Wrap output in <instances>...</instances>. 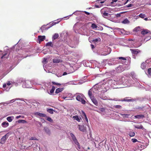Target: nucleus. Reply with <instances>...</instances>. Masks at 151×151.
<instances>
[{
    "mask_svg": "<svg viewBox=\"0 0 151 151\" xmlns=\"http://www.w3.org/2000/svg\"><path fill=\"white\" fill-rule=\"evenodd\" d=\"M83 97V95L80 94L76 96V99L78 101L81 102L82 104H85L86 103V101L84 100Z\"/></svg>",
    "mask_w": 151,
    "mask_h": 151,
    "instance_id": "obj_1",
    "label": "nucleus"
},
{
    "mask_svg": "<svg viewBox=\"0 0 151 151\" xmlns=\"http://www.w3.org/2000/svg\"><path fill=\"white\" fill-rule=\"evenodd\" d=\"M45 39V36L44 35H39L38 36V40L39 43H40L41 42L43 41Z\"/></svg>",
    "mask_w": 151,
    "mask_h": 151,
    "instance_id": "obj_2",
    "label": "nucleus"
},
{
    "mask_svg": "<svg viewBox=\"0 0 151 151\" xmlns=\"http://www.w3.org/2000/svg\"><path fill=\"white\" fill-rule=\"evenodd\" d=\"M7 134H5L1 138V144H4L5 143L6 140L8 138V137Z\"/></svg>",
    "mask_w": 151,
    "mask_h": 151,
    "instance_id": "obj_3",
    "label": "nucleus"
},
{
    "mask_svg": "<svg viewBox=\"0 0 151 151\" xmlns=\"http://www.w3.org/2000/svg\"><path fill=\"white\" fill-rule=\"evenodd\" d=\"M130 50L131 51L132 53L134 55H137L140 52L139 50L137 49H130Z\"/></svg>",
    "mask_w": 151,
    "mask_h": 151,
    "instance_id": "obj_4",
    "label": "nucleus"
},
{
    "mask_svg": "<svg viewBox=\"0 0 151 151\" xmlns=\"http://www.w3.org/2000/svg\"><path fill=\"white\" fill-rule=\"evenodd\" d=\"M150 31L147 29H143L141 32V33L142 35H145V34L150 33Z\"/></svg>",
    "mask_w": 151,
    "mask_h": 151,
    "instance_id": "obj_5",
    "label": "nucleus"
},
{
    "mask_svg": "<svg viewBox=\"0 0 151 151\" xmlns=\"http://www.w3.org/2000/svg\"><path fill=\"white\" fill-rule=\"evenodd\" d=\"M91 100L93 103L96 106H98V103L97 100L94 97H92L91 99Z\"/></svg>",
    "mask_w": 151,
    "mask_h": 151,
    "instance_id": "obj_6",
    "label": "nucleus"
},
{
    "mask_svg": "<svg viewBox=\"0 0 151 151\" xmlns=\"http://www.w3.org/2000/svg\"><path fill=\"white\" fill-rule=\"evenodd\" d=\"M78 127L80 131L83 132L86 131V129L84 126L78 125Z\"/></svg>",
    "mask_w": 151,
    "mask_h": 151,
    "instance_id": "obj_7",
    "label": "nucleus"
},
{
    "mask_svg": "<svg viewBox=\"0 0 151 151\" xmlns=\"http://www.w3.org/2000/svg\"><path fill=\"white\" fill-rule=\"evenodd\" d=\"M73 119L77 121L78 122H80V120L81 119V118L80 117H79L78 116L76 115L73 116Z\"/></svg>",
    "mask_w": 151,
    "mask_h": 151,
    "instance_id": "obj_8",
    "label": "nucleus"
},
{
    "mask_svg": "<svg viewBox=\"0 0 151 151\" xmlns=\"http://www.w3.org/2000/svg\"><path fill=\"white\" fill-rule=\"evenodd\" d=\"M93 90L92 89H90L89 90L88 92V94L90 97V98L91 99L92 97H93L94 96H92L93 95Z\"/></svg>",
    "mask_w": 151,
    "mask_h": 151,
    "instance_id": "obj_9",
    "label": "nucleus"
},
{
    "mask_svg": "<svg viewBox=\"0 0 151 151\" xmlns=\"http://www.w3.org/2000/svg\"><path fill=\"white\" fill-rule=\"evenodd\" d=\"M36 115H38L40 116L45 117L46 116V115L45 114L40 113L39 112H37L35 114Z\"/></svg>",
    "mask_w": 151,
    "mask_h": 151,
    "instance_id": "obj_10",
    "label": "nucleus"
},
{
    "mask_svg": "<svg viewBox=\"0 0 151 151\" xmlns=\"http://www.w3.org/2000/svg\"><path fill=\"white\" fill-rule=\"evenodd\" d=\"M70 135L72 137L73 140L75 142L77 141V140L75 136L72 133H70Z\"/></svg>",
    "mask_w": 151,
    "mask_h": 151,
    "instance_id": "obj_11",
    "label": "nucleus"
},
{
    "mask_svg": "<svg viewBox=\"0 0 151 151\" xmlns=\"http://www.w3.org/2000/svg\"><path fill=\"white\" fill-rule=\"evenodd\" d=\"M64 89V88H58L55 91V93H58L60 92H62Z\"/></svg>",
    "mask_w": 151,
    "mask_h": 151,
    "instance_id": "obj_12",
    "label": "nucleus"
},
{
    "mask_svg": "<svg viewBox=\"0 0 151 151\" xmlns=\"http://www.w3.org/2000/svg\"><path fill=\"white\" fill-rule=\"evenodd\" d=\"M135 118L140 119L141 118H143L145 117V116L142 114L137 115L134 116Z\"/></svg>",
    "mask_w": 151,
    "mask_h": 151,
    "instance_id": "obj_13",
    "label": "nucleus"
},
{
    "mask_svg": "<svg viewBox=\"0 0 151 151\" xmlns=\"http://www.w3.org/2000/svg\"><path fill=\"white\" fill-rule=\"evenodd\" d=\"M2 126L4 127H8L9 125V124L8 122H4L1 124Z\"/></svg>",
    "mask_w": 151,
    "mask_h": 151,
    "instance_id": "obj_14",
    "label": "nucleus"
},
{
    "mask_svg": "<svg viewBox=\"0 0 151 151\" xmlns=\"http://www.w3.org/2000/svg\"><path fill=\"white\" fill-rule=\"evenodd\" d=\"M128 134L131 137H133L135 136V133L133 132L130 131L128 132Z\"/></svg>",
    "mask_w": 151,
    "mask_h": 151,
    "instance_id": "obj_15",
    "label": "nucleus"
},
{
    "mask_svg": "<svg viewBox=\"0 0 151 151\" xmlns=\"http://www.w3.org/2000/svg\"><path fill=\"white\" fill-rule=\"evenodd\" d=\"M14 119L13 116H9L6 118L7 120L9 122H12L13 119Z\"/></svg>",
    "mask_w": 151,
    "mask_h": 151,
    "instance_id": "obj_16",
    "label": "nucleus"
},
{
    "mask_svg": "<svg viewBox=\"0 0 151 151\" xmlns=\"http://www.w3.org/2000/svg\"><path fill=\"white\" fill-rule=\"evenodd\" d=\"M59 37V35L58 33H55L54 35L52 37V39L53 40H55L57 39Z\"/></svg>",
    "mask_w": 151,
    "mask_h": 151,
    "instance_id": "obj_17",
    "label": "nucleus"
},
{
    "mask_svg": "<svg viewBox=\"0 0 151 151\" xmlns=\"http://www.w3.org/2000/svg\"><path fill=\"white\" fill-rule=\"evenodd\" d=\"M44 130L45 132L47 134H50V132L49 129L46 127H45L44 128Z\"/></svg>",
    "mask_w": 151,
    "mask_h": 151,
    "instance_id": "obj_18",
    "label": "nucleus"
},
{
    "mask_svg": "<svg viewBox=\"0 0 151 151\" xmlns=\"http://www.w3.org/2000/svg\"><path fill=\"white\" fill-rule=\"evenodd\" d=\"M140 27L139 26H138L135 27L134 29V31L136 32H138L140 31Z\"/></svg>",
    "mask_w": 151,
    "mask_h": 151,
    "instance_id": "obj_19",
    "label": "nucleus"
},
{
    "mask_svg": "<svg viewBox=\"0 0 151 151\" xmlns=\"http://www.w3.org/2000/svg\"><path fill=\"white\" fill-rule=\"evenodd\" d=\"M47 111L50 114H53L54 111L52 109H47Z\"/></svg>",
    "mask_w": 151,
    "mask_h": 151,
    "instance_id": "obj_20",
    "label": "nucleus"
},
{
    "mask_svg": "<svg viewBox=\"0 0 151 151\" xmlns=\"http://www.w3.org/2000/svg\"><path fill=\"white\" fill-rule=\"evenodd\" d=\"M146 63H143L141 64V67L142 69H144L146 68Z\"/></svg>",
    "mask_w": 151,
    "mask_h": 151,
    "instance_id": "obj_21",
    "label": "nucleus"
},
{
    "mask_svg": "<svg viewBox=\"0 0 151 151\" xmlns=\"http://www.w3.org/2000/svg\"><path fill=\"white\" fill-rule=\"evenodd\" d=\"M134 127L135 128L138 129H142L143 128V127L142 125H136Z\"/></svg>",
    "mask_w": 151,
    "mask_h": 151,
    "instance_id": "obj_22",
    "label": "nucleus"
},
{
    "mask_svg": "<svg viewBox=\"0 0 151 151\" xmlns=\"http://www.w3.org/2000/svg\"><path fill=\"white\" fill-rule=\"evenodd\" d=\"M46 46H50L52 47L53 46V44L51 42H47L46 45Z\"/></svg>",
    "mask_w": 151,
    "mask_h": 151,
    "instance_id": "obj_23",
    "label": "nucleus"
},
{
    "mask_svg": "<svg viewBox=\"0 0 151 151\" xmlns=\"http://www.w3.org/2000/svg\"><path fill=\"white\" fill-rule=\"evenodd\" d=\"M120 115L121 116H122L123 117L128 118L129 116L130 115L129 114H120Z\"/></svg>",
    "mask_w": 151,
    "mask_h": 151,
    "instance_id": "obj_24",
    "label": "nucleus"
},
{
    "mask_svg": "<svg viewBox=\"0 0 151 151\" xmlns=\"http://www.w3.org/2000/svg\"><path fill=\"white\" fill-rule=\"evenodd\" d=\"M101 12L102 14H103V16H108L109 15V14L108 13L106 12H105L104 13H103L102 10H101Z\"/></svg>",
    "mask_w": 151,
    "mask_h": 151,
    "instance_id": "obj_25",
    "label": "nucleus"
},
{
    "mask_svg": "<svg viewBox=\"0 0 151 151\" xmlns=\"http://www.w3.org/2000/svg\"><path fill=\"white\" fill-rule=\"evenodd\" d=\"M18 122L19 123H26L27 121L24 120H19L18 121Z\"/></svg>",
    "mask_w": 151,
    "mask_h": 151,
    "instance_id": "obj_26",
    "label": "nucleus"
},
{
    "mask_svg": "<svg viewBox=\"0 0 151 151\" xmlns=\"http://www.w3.org/2000/svg\"><path fill=\"white\" fill-rule=\"evenodd\" d=\"M82 114L83 115V116L85 117L86 121V122H88V119L85 113V112H83V111H82Z\"/></svg>",
    "mask_w": 151,
    "mask_h": 151,
    "instance_id": "obj_27",
    "label": "nucleus"
},
{
    "mask_svg": "<svg viewBox=\"0 0 151 151\" xmlns=\"http://www.w3.org/2000/svg\"><path fill=\"white\" fill-rule=\"evenodd\" d=\"M55 89V87L54 86H52V88L51 89L50 91V93L51 94L52 93H53Z\"/></svg>",
    "mask_w": 151,
    "mask_h": 151,
    "instance_id": "obj_28",
    "label": "nucleus"
},
{
    "mask_svg": "<svg viewBox=\"0 0 151 151\" xmlns=\"http://www.w3.org/2000/svg\"><path fill=\"white\" fill-rule=\"evenodd\" d=\"M139 16L140 17L142 18H144L146 16H145V14H143L142 13H141L139 15Z\"/></svg>",
    "mask_w": 151,
    "mask_h": 151,
    "instance_id": "obj_29",
    "label": "nucleus"
},
{
    "mask_svg": "<svg viewBox=\"0 0 151 151\" xmlns=\"http://www.w3.org/2000/svg\"><path fill=\"white\" fill-rule=\"evenodd\" d=\"M53 61L54 63H59L60 62V60L59 59H54L53 60Z\"/></svg>",
    "mask_w": 151,
    "mask_h": 151,
    "instance_id": "obj_30",
    "label": "nucleus"
},
{
    "mask_svg": "<svg viewBox=\"0 0 151 151\" xmlns=\"http://www.w3.org/2000/svg\"><path fill=\"white\" fill-rule=\"evenodd\" d=\"M129 22V20L127 19H125L122 21V23L123 24H126Z\"/></svg>",
    "mask_w": 151,
    "mask_h": 151,
    "instance_id": "obj_31",
    "label": "nucleus"
},
{
    "mask_svg": "<svg viewBox=\"0 0 151 151\" xmlns=\"http://www.w3.org/2000/svg\"><path fill=\"white\" fill-rule=\"evenodd\" d=\"M91 27L93 29H96L97 26L94 24H92L91 25Z\"/></svg>",
    "mask_w": 151,
    "mask_h": 151,
    "instance_id": "obj_32",
    "label": "nucleus"
},
{
    "mask_svg": "<svg viewBox=\"0 0 151 151\" xmlns=\"http://www.w3.org/2000/svg\"><path fill=\"white\" fill-rule=\"evenodd\" d=\"M47 120L49 121L50 122H53L52 119L50 117H47Z\"/></svg>",
    "mask_w": 151,
    "mask_h": 151,
    "instance_id": "obj_33",
    "label": "nucleus"
},
{
    "mask_svg": "<svg viewBox=\"0 0 151 151\" xmlns=\"http://www.w3.org/2000/svg\"><path fill=\"white\" fill-rule=\"evenodd\" d=\"M52 83L53 84H54V85H57V86H60L61 85V84L59 83H56L54 81H52Z\"/></svg>",
    "mask_w": 151,
    "mask_h": 151,
    "instance_id": "obj_34",
    "label": "nucleus"
},
{
    "mask_svg": "<svg viewBox=\"0 0 151 151\" xmlns=\"http://www.w3.org/2000/svg\"><path fill=\"white\" fill-rule=\"evenodd\" d=\"M29 140H37V139L35 137H31L30 138Z\"/></svg>",
    "mask_w": 151,
    "mask_h": 151,
    "instance_id": "obj_35",
    "label": "nucleus"
},
{
    "mask_svg": "<svg viewBox=\"0 0 151 151\" xmlns=\"http://www.w3.org/2000/svg\"><path fill=\"white\" fill-rule=\"evenodd\" d=\"M118 58L120 60L122 59L123 60H127L124 57H119Z\"/></svg>",
    "mask_w": 151,
    "mask_h": 151,
    "instance_id": "obj_36",
    "label": "nucleus"
},
{
    "mask_svg": "<svg viewBox=\"0 0 151 151\" xmlns=\"http://www.w3.org/2000/svg\"><path fill=\"white\" fill-rule=\"evenodd\" d=\"M99 110L102 112H103L105 111V109L103 108H101L99 109Z\"/></svg>",
    "mask_w": 151,
    "mask_h": 151,
    "instance_id": "obj_37",
    "label": "nucleus"
},
{
    "mask_svg": "<svg viewBox=\"0 0 151 151\" xmlns=\"http://www.w3.org/2000/svg\"><path fill=\"white\" fill-rule=\"evenodd\" d=\"M132 141L134 143L138 142V140L136 139H131Z\"/></svg>",
    "mask_w": 151,
    "mask_h": 151,
    "instance_id": "obj_38",
    "label": "nucleus"
},
{
    "mask_svg": "<svg viewBox=\"0 0 151 151\" xmlns=\"http://www.w3.org/2000/svg\"><path fill=\"white\" fill-rule=\"evenodd\" d=\"M60 22V20L59 21L57 22H53L52 24H51L52 26H53L54 25H55L56 24L59 23V22Z\"/></svg>",
    "mask_w": 151,
    "mask_h": 151,
    "instance_id": "obj_39",
    "label": "nucleus"
},
{
    "mask_svg": "<svg viewBox=\"0 0 151 151\" xmlns=\"http://www.w3.org/2000/svg\"><path fill=\"white\" fill-rule=\"evenodd\" d=\"M148 74L150 75L151 74V68H149L148 70Z\"/></svg>",
    "mask_w": 151,
    "mask_h": 151,
    "instance_id": "obj_40",
    "label": "nucleus"
},
{
    "mask_svg": "<svg viewBox=\"0 0 151 151\" xmlns=\"http://www.w3.org/2000/svg\"><path fill=\"white\" fill-rule=\"evenodd\" d=\"M115 107L117 109H119L121 107V106L119 105H117L115 106Z\"/></svg>",
    "mask_w": 151,
    "mask_h": 151,
    "instance_id": "obj_41",
    "label": "nucleus"
},
{
    "mask_svg": "<svg viewBox=\"0 0 151 151\" xmlns=\"http://www.w3.org/2000/svg\"><path fill=\"white\" fill-rule=\"evenodd\" d=\"M133 6V5L132 4H128V5H127L126 6L127 7H131Z\"/></svg>",
    "mask_w": 151,
    "mask_h": 151,
    "instance_id": "obj_42",
    "label": "nucleus"
},
{
    "mask_svg": "<svg viewBox=\"0 0 151 151\" xmlns=\"http://www.w3.org/2000/svg\"><path fill=\"white\" fill-rule=\"evenodd\" d=\"M7 55L6 53H5L4 54H3V55L1 57V58L3 59L4 58H5V56Z\"/></svg>",
    "mask_w": 151,
    "mask_h": 151,
    "instance_id": "obj_43",
    "label": "nucleus"
},
{
    "mask_svg": "<svg viewBox=\"0 0 151 151\" xmlns=\"http://www.w3.org/2000/svg\"><path fill=\"white\" fill-rule=\"evenodd\" d=\"M11 83L10 82V81H8L7 82V83L6 84V85H8V86H10L11 85Z\"/></svg>",
    "mask_w": 151,
    "mask_h": 151,
    "instance_id": "obj_44",
    "label": "nucleus"
},
{
    "mask_svg": "<svg viewBox=\"0 0 151 151\" xmlns=\"http://www.w3.org/2000/svg\"><path fill=\"white\" fill-rule=\"evenodd\" d=\"M98 41V39H95L93 40V42H97Z\"/></svg>",
    "mask_w": 151,
    "mask_h": 151,
    "instance_id": "obj_45",
    "label": "nucleus"
},
{
    "mask_svg": "<svg viewBox=\"0 0 151 151\" xmlns=\"http://www.w3.org/2000/svg\"><path fill=\"white\" fill-rule=\"evenodd\" d=\"M125 101L128 102H129L132 101V99H127L125 100Z\"/></svg>",
    "mask_w": 151,
    "mask_h": 151,
    "instance_id": "obj_46",
    "label": "nucleus"
},
{
    "mask_svg": "<svg viewBox=\"0 0 151 151\" xmlns=\"http://www.w3.org/2000/svg\"><path fill=\"white\" fill-rule=\"evenodd\" d=\"M112 2H111V4L113 3L114 2H116L118 0H112Z\"/></svg>",
    "mask_w": 151,
    "mask_h": 151,
    "instance_id": "obj_47",
    "label": "nucleus"
},
{
    "mask_svg": "<svg viewBox=\"0 0 151 151\" xmlns=\"http://www.w3.org/2000/svg\"><path fill=\"white\" fill-rule=\"evenodd\" d=\"M84 13L86 14H87L88 15H89L90 14V13L89 12H87L86 11H84Z\"/></svg>",
    "mask_w": 151,
    "mask_h": 151,
    "instance_id": "obj_48",
    "label": "nucleus"
},
{
    "mask_svg": "<svg viewBox=\"0 0 151 151\" xmlns=\"http://www.w3.org/2000/svg\"><path fill=\"white\" fill-rule=\"evenodd\" d=\"M6 84L4 83V84H3V87L4 88H5L6 87Z\"/></svg>",
    "mask_w": 151,
    "mask_h": 151,
    "instance_id": "obj_49",
    "label": "nucleus"
},
{
    "mask_svg": "<svg viewBox=\"0 0 151 151\" xmlns=\"http://www.w3.org/2000/svg\"><path fill=\"white\" fill-rule=\"evenodd\" d=\"M67 74V73L66 72H64L63 73V76H65Z\"/></svg>",
    "mask_w": 151,
    "mask_h": 151,
    "instance_id": "obj_50",
    "label": "nucleus"
},
{
    "mask_svg": "<svg viewBox=\"0 0 151 151\" xmlns=\"http://www.w3.org/2000/svg\"><path fill=\"white\" fill-rule=\"evenodd\" d=\"M21 115H19V116H16V118L17 119H18L19 118H20L21 117Z\"/></svg>",
    "mask_w": 151,
    "mask_h": 151,
    "instance_id": "obj_51",
    "label": "nucleus"
},
{
    "mask_svg": "<svg viewBox=\"0 0 151 151\" xmlns=\"http://www.w3.org/2000/svg\"><path fill=\"white\" fill-rule=\"evenodd\" d=\"M91 46L92 49H93L94 48V45L92 44L91 45Z\"/></svg>",
    "mask_w": 151,
    "mask_h": 151,
    "instance_id": "obj_52",
    "label": "nucleus"
},
{
    "mask_svg": "<svg viewBox=\"0 0 151 151\" xmlns=\"http://www.w3.org/2000/svg\"><path fill=\"white\" fill-rule=\"evenodd\" d=\"M120 16H121L120 14H118L116 15V16L117 17H120Z\"/></svg>",
    "mask_w": 151,
    "mask_h": 151,
    "instance_id": "obj_53",
    "label": "nucleus"
},
{
    "mask_svg": "<svg viewBox=\"0 0 151 151\" xmlns=\"http://www.w3.org/2000/svg\"><path fill=\"white\" fill-rule=\"evenodd\" d=\"M14 100H12L10 101V102L12 103V102H14Z\"/></svg>",
    "mask_w": 151,
    "mask_h": 151,
    "instance_id": "obj_54",
    "label": "nucleus"
},
{
    "mask_svg": "<svg viewBox=\"0 0 151 151\" xmlns=\"http://www.w3.org/2000/svg\"><path fill=\"white\" fill-rule=\"evenodd\" d=\"M144 20H145V21H147V20L148 19H147V18H145V19H144Z\"/></svg>",
    "mask_w": 151,
    "mask_h": 151,
    "instance_id": "obj_55",
    "label": "nucleus"
},
{
    "mask_svg": "<svg viewBox=\"0 0 151 151\" xmlns=\"http://www.w3.org/2000/svg\"><path fill=\"white\" fill-rule=\"evenodd\" d=\"M129 0H127L126 2L124 4H126Z\"/></svg>",
    "mask_w": 151,
    "mask_h": 151,
    "instance_id": "obj_56",
    "label": "nucleus"
},
{
    "mask_svg": "<svg viewBox=\"0 0 151 151\" xmlns=\"http://www.w3.org/2000/svg\"><path fill=\"white\" fill-rule=\"evenodd\" d=\"M44 27V26H42L41 28V29H43V28Z\"/></svg>",
    "mask_w": 151,
    "mask_h": 151,
    "instance_id": "obj_57",
    "label": "nucleus"
},
{
    "mask_svg": "<svg viewBox=\"0 0 151 151\" xmlns=\"http://www.w3.org/2000/svg\"><path fill=\"white\" fill-rule=\"evenodd\" d=\"M104 2V1H101L100 2V3L101 4H102V3H103Z\"/></svg>",
    "mask_w": 151,
    "mask_h": 151,
    "instance_id": "obj_58",
    "label": "nucleus"
},
{
    "mask_svg": "<svg viewBox=\"0 0 151 151\" xmlns=\"http://www.w3.org/2000/svg\"><path fill=\"white\" fill-rule=\"evenodd\" d=\"M96 7H97V8L99 7V6H96Z\"/></svg>",
    "mask_w": 151,
    "mask_h": 151,
    "instance_id": "obj_59",
    "label": "nucleus"
},
{
    "mask_svg": "<svg viewBox=\"0 0 151 151\" xmlns=\"http://www.w3.org/2000/svg\"><path fill=\"white\" fill-rule=\"evenodd\" d=\"M16 151H18V150H16Z\"/></svg>",
    "mask_w": 151,
    "mask_h": 151,
    "instance_id": "obj_60",
    "label": "nucleus"
},
{
    "mask_svg": "<svg viewBox=\"0 0 151 151\" xmlns=\"http://www.w3.org/2000/svg\"><path fill=\"white\" fill-rule=\"evenodd\" d=\"M1 141H0V144H1Z\"/></svg>",
    "mask_w": 151,
    "mask_h": 151,
    "instance_id": "obj_61",
    "label": "nucleus"
},
{
    "mask_svg": "<svg viewBox=\"0 0 151 151\" xmlns=\"http://www.w3.org/2000/svg\"><path fill=\"white\" fill-rule=\"evenodd\" d=\"M129 41L130 40V39L129 40Z\"/></svg>",
    "mask_w": 151,
    "mask_h": 151,
    "instance_id": "obj_62",
    "label": "nucleus"
}]
</instances>
